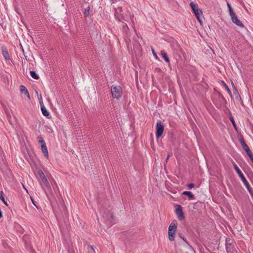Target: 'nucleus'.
Returning a JSON list of instances; mask_svg holds the SVG:
<instances>
[{
  "label": "nucleus",
  "mask_w": 253,
  "mask_h": 253,
  "mask_svg": "<svg viewBox=\"0 0 253 253\" xmlns=\"http://www.w3.org/2000/svg\"><path fill=\"white\" fill-rule=\"evenodd\" d=\"M233 167L234 168V169H235V170L238 174L239 177L241 178L244 185H245V186L248 190L249 193H250V194L252 195V196L253 198V190L252 188L251 187L249 182L246 179L244 174H243V173L242 172V171H241V170L240 169L239 167L237 166V165L235 163L233 164Z\"/></svg>",
  "instance_id": "f257e3e1"
},
{
  "label": "nucleus",
  "mask_w": 253,
  "mask_h": 253,
  "mask_svg": "<svg viewBox=\"0 0 253 253\" xmlns=\"http://www.w3.org/2000/svg\"><path fill=\"white\" fill-rule=\"evenodd\" d=\"M177 221L174 220L171 222L169 227V239L171 241L174 240L175 233L177 229Z\"/></svg>",
  "instance_id": "f03ea898"
},
{
  "label": "nucleus",
  "mask_w": 253,
  "mask_h": 253,
  "mask_svg": "<svg viewBox=\"0 0 253 253\" xmlns=\"http://www.w3.org/2000/svg\"><path fill=\"white\" fill-rule=\"evenodd\" d=\"M112 96L114 98L120 99L122 95L123 90L120 86L112 85L111 88Z\"/></svg>",
  "instance_id": "7ed1b4c3"
},
{
  "label": "nucleus",
  "mask_w": 253,
  "mask_h": 253,
  "mask_svg": "<svg viewBox=\"0 0 253 253\" xmlns=\"http://www.w3.org/2000/svg\"><path fill=\"white\" fill-rule=\"evenodd\" d=\"M190 5L197 20L200 23H201L202 19L201 18V16L203 13L202 10L199 9L197 5L194 3L193 2H191L190 3Z\"/></svg>",
  "instance_id": "20e7f679"
},
{
  "label": "nucleus",
  "mask_w": 253,
  "mask_h": 253,
  "mask_svg": "<svg viewBox=\"0 0 253 253\" xmlns=\"http://www.w3.org/2000/svg\"><path fill=\"white\" fill-rule=\"evenodd\" d=\"M102 216L106 220L107 222L110 224H113L115 220V216L113 215V213L107 210L104 211L102 213Z\"/></svg>",
  "instance_id": "39448f33"
},
{
  "label": "nucleus",
  "mask_w": 253,
  "mask_h": 253,
  "mask_svg": "<svg viewBox=\"0 0 253 253\" xmlns=\"http://www.w3.org/2000/svg\"><path fill=\"white\" fill-rule=\"evenodd\" d=\"M164 129V126L163 125L161 121H157L156 126V136L157 138L160 137L163 133Z\"/></svg>",
  "instance_id": "423d86ee"
},
{
  "label": "nucleus",
  "mask_w": 253,
  "mask_h": 253,
  "mask_svg": "<svg viewBox=\"0 0 253 253\" xmlns=\"http://www.w3.org/2000/svg\"><path fill=\"white\" fill-rule=\"evenodd\" d=\"M176 209L175 210V214L179 220H182L185 218L184 213L183 212L182 208L181 205H176Z\"/></svg>",
  "instance_id": "0eeeda50"
},
{
  "label": "nucleus",
  "mask_w": 253,
  "mask_h": 253,
  "mask_svg": "<svg viewBox=\"0 0 253 253\" xmlns=\"http://www.w3.org/2000/svg\"><path fill=\"white\" fill-rule=\"evenodd\" d=\"M38 173H39L41 179L42 180L43 183H44V185L45 186V187L48 189H50L51 187L49 184V183L48 181V180H47L45 175H44V173L43 172V171L41 169H39L38 171Z\"/></svg>",
  "instance_id": "6e6552de"
},
{
  "label": "nucleus",
  "mask_w": 253,
  "mask_h": 253,
  "mask_svg": "<svg viewBox=\"0 0 253 253\" xmlns=\"http://www.w3.org/2000/svg\"><path fill=\"white\" fill-rule=\"evenodd\" d=\"M231 14L232 15H231L230 17L232 22L241 28L244 27V25L242 23V22L238 18L236 14L235 13H233L232 12H231Z\"/></svg>",
  "instance_id": "1a4fd4ad"
},
{
  "label": "nucleus",
  "mask_w": 253,
  "mask_h": 253,
  "mask_svg": "<svg viewBox=\"0 0 253 253\" xmlns=\"http://www.w3.org/2000/svg\"><path fill=\"white\" fill-rule=\"evenodd\" d=\"M2 49V54L6 60H8L10 59V56L9 53L8 52L6 48L4 46H2L1 47Z\"/></svg>",
  "instance_id": "9d476101"
},
{
  "label": "nucleus",
  "mask_w": 253,
  "mask_h": 253,
  "mask_svg": "<svg viewBox=\"0 0 253 253\" xmlns=\"http://www.w3.org/2000/svg\"><path fill=\"white\" fill-rule=\"evenodd\" d=\"M233 242L232 239L226 238L225 243L226 249L227 250L231 249L233 247Z\"/></svg>",
  "instance_id": "9b49d317"
},
{
  "label": "nucleus",
  "mask_w": 253,
  "mask_h": 253,
  "mask_svg": "<svg viewBox=\"0 0 253 253\" xmlns=\"http://www.w3.org/2000/svg\"><path fill=\"white\" fill-rule=\"evenodd\" d=\"M240 143H241V145L242 146L243 149L245 150V151H247L249 150H250V148L249 146L247 145V144L246 143L245 140L243 138H241L239 139Z\"/></svg>",
  "instance_id": "f8f14e48"
},
{
  "label": "nucleus",
  "mask_w": 253,
  "mask_h": 253,
  "mask_svg": "<svg viewBox=\"0 0 253 253\" xmlns=\"http://www.w3.org/2000/svg\"><path fill=\"white\" fill-rule=\"evenodd\" d=\"M41 150L44 154V156L46 157L47 158H48V153L47 148L46 147V144L42 145H41Z\"/></svg>",
  "instance_id": "ddd939ff"
},
{
  "label": "nucleus",
  "mask_w": 253,
  "mask_h": 253,
  "mask_svg": "<svg viewBox=\"0 0 253 253\" xmlns=\"http://www.w3.org/2000/svg\"><path fill=\"white\" fill-rule=\"evenodd\" d=\"M20 88L21 92L25 94H26L27 95V97L28 98H30V97L29 93L28 92L27 89L26 88V87L21 85H20Z\"/></svg>",
  "instance_id": "4468645a"
},
{
  "label": "nucleus",
  "mask_w": 253,
  "mask_h": 253,
  "mask_svg": "<svg viewBox=\"0 0 253 253\" xmlns=\"http://www.w3.org/2000/svg\"><path fill=\"white\" fill-rule=\"evenodd\" d=\"M41 111L43 116L49 118L48 116L50 115V114L44 105H41Z\"/></svg>",
  "instance_id": "2eb2a0df"
},
{
  "label": "nucleus",
  "mask_w": 253,
  "mask_h": 253,
  "mask_svg": "<svg viewBox=\"0 0 253 253\" xmlns=\"http://www.w3.org/2000/svg\"><path fill=\"white\" fill-rule=\"evenodd\" d=\"M182 195L187 196L189 199H193L194 198V195L190 191H184L182 193Z\"/></svg>",
  "instance_id": "dca6fc26"
},
{
  "label": "nucleus",
  "mask_w": 253,
  "mask_h": 253,
  "mask_svg": "<svg viewBox=\"0 0 253 253\" xmlns=\"http://www.w3.org/2000/svg\"><path fill=\"white\" fill-rule=\"evenodd\" d=\"M161 54L163 58L164 59L166 62L168 63H169L170 60L167 53L165 51H162Z\"/></svg>",
  "instance_id": "f3484780"
},
{
  "label": "nucleus",
  "mask_w": 253,
  "mask_h": 253,
  "mask_svg": "<svg viewBox=\"0 0 253 253\" xmlns=\"http://www.w3.org/2000/svg\"><path fill=\"white\" fill-rule=\"evenodd\" d=\"M115 11V16H117V14H120L122 15V7H118V8H114Z\"/></svg>",
  "instance_id": "a211bd4d"
},
{
  "label": "nucleus",
  "mask_w": 253,
  "mask_h": 253,
  "mask_svg": "<svg viewBox=\"0 0 253 253\" xmlns=\"http://www.w3.org/2000/svg\"><path fill=\"white\" fill-rule=\"evenodd\" d=\"M4 193L2 191H1L0 192V199L2 201V202L5 205L8 206V204L7 202L5 200L4 197Z\"/></svg>",
  "instance_id": "6ab92c4d"
},
{
  "label": "nucleus",
  "mask_w": 253,
  "mask_h": 253,
  "mask_svg": "<svg viewBox=\"0 0 253 253\" xmlns=\"http://www.w3.org/2000/svg\"><path fill=\"white\" fill-rule=\"evenodd\" d=\"M87 253H95V250L94 249L93 246L87 245Z\"/></svg>",
  "instance_id": "aec40b11"
},
{
  "label": "nucleus",
  "mask_w": 253,
  "mask_h": 253,
  "mask_svg": "<svg viewBox=\"0 0 253 253\" xmlns=\"http://www.w3.org/2000/svg\"><path fill=\"white\" fill-rule=\"evenodd\" d=\"M30 75L33 78L36 80H38L39 79V76L36 74V72L34 71H30Z\"/></svg>",
  "instance_id": "412c9836"
},
{
  "label": "nucleus",
  "mask_w": 253,
  "mask_h": 253,
  "mask_svg": "<svg viewBox=\"0 0 253 253\" xmlns=\"http://www.w3.org/2000/svg\"><path fill=\"white\" fill-rule=\"evenodd\" d=\"M90 7L88 6L84 9V15L85 17H88L89 15Z\"/></svg>",
  "instance_id": "4be33fe9"
},
{
  "label": "nucleus",
  "mask_w": 253,
  "mask_h": 253,
  "mask_svg": "<svg viewBox=\"0 0 253 253\" xmlns=\"http://www.w3.org/2000/svg\"><path fill=\"white\" fill-rule=\"evenodd\" d=\"M229 119H230V121L231 122L232 124H233V125L234 126V128L235 129H237L236 123L234 121L233 117L232 116L230 115V116L229 117Z\"/></svg>",
  "instance_id": "5701e85b"
},
{
  "label": "nucleus",
  "mask_w": 253,
  "mask_h": 253,
  "mask_svg": "<svg viewBox=\"0 0 253 253\" xmlns=\"http://www.w3.org/2000/svg\"><path fill=\"white\" fill-rule=\"evenodd\" d=\"M246 153L248 156L250 157V159L252 160L253 159V154L252 153L250 149L246 151Z\"/></svg>",
  "instance_id": "b1692460"
},
{
  "label": "nucleus",
  "mask_w": 253,
  "mask_h": 253,
  "mask_svg": "<svg viewBox=\"0 0 253 253\" xmlns=\"http://www.w3.org/2000/svg\"><path fill=\"white\" fill-rule=\"evenodd\" d=\"M227 6H228V7L229 8V11L230 16L232 15L231 12H232L233 13H235L233 11V10L232 9V8L231 7V5H230V4L227 3Z\"/></svg>",
  "instance_id": "393cba45"
},
{
  "label": "nucleus",
  "mask_w": 253,
  "mask_h": 253,
  "mask_svg": "<svg viewBox=\"0 0 253 253\" xmlns=\"http://www.w3.org/2000/svg\"><path fill=\"white\" fill-rule=\"evenodd\" d=\"M224 85L226 87V89L227 90V91H228V92L229 93V94H230L231 97L232 98H233V96H232V93H231V90H230L229 88L228 87V86L226 85V84L224 83Z\"/></svg>",
  "instance_id": "a878e982"
},
{
  "label": "nucleus",
  "mask_w": 253,
  "mask_h": 253,
  "mask_svg": "<svg viewBox=\"0 0 253 253\" xmlns=\"http://www.w3.org/2000/svg\"><path fill=\"white\" fill-rule=\"evenodd\" d=\"M37 138H38V139H41V140H39V142L40 143H41V145H43V144H45V142H44V140L43 139V138H42V137H41V136H38V137H37Z\"/></svg>",
  "instance_id": "bb28decb"
},
{
  "label": "nucleus",
  "mask_w": 253,
  "mask_h": 253,
  "mask_svg": "<svg viewBox=\"0 0 253 253\" xmlns=\"http://www.w3.org/2000/svg\"><path fill=\"white\" fill-rule=\"evenodd\" d=\"M6 116H7V117L9 122L10 124H11V115L7 112H6Z\"/></svg>",
  "instance_id": "cd10ccee"
},
{
  "label": "nucleus",
  "mask_w": 253,
  "mask_h": 253,
  "mask_svg": "<svg viewBox=\"0 0 253 253\" xmlns=\"http://www.w3.org/2000/svg\"><path fill=\"white\" fill-rule=\"evenodd\" d=\"M187 186L189 189H191L194 187V183H190V184H188Z\"/></svg>",
  "instance_id": "c85d7f7f"
},
{
  "label": "nucleus",
  "mask_w": 253,
  "mask_h": 253,
  "mask_svg": "<svg viewBox=\"0 0 253 253\" xmlns=\"http://www.w3.org/2000/svg\"><path fill=\"white\" fill-rule=\"evenodd\" d=\"M233 93H234V95H236L237 96H239V97H240V95L239 94V92H238V90L236 88L234 89V91Z\"/></svg>",
  "instance_id": "c756f323"
},
{
  "label": "nucleus",
  "mask_w": 253,
  "mask_h": 253,
  "mask_svg": "<svg viewBox=\"0 0 253 253\" xmlns=\"http://www.w3.org/2000/svg\"><path fill=\"white\" fill-rule=\"evenodd\" d=\"M218 94H219V97H220L222 100H225V98H224V97H223V96L221 94V93L218 92Z\"/></svg>",
  "instance_id": "7c9ffc66"
},
{
  "label": "nucleus",
  "mask_w": 253,
  "mask_h": 253,
  "mask_svg": "<svg viewBox=\"0 0 253 253\" xmlns=\"http://www.w3.org/2000/svg\"><path fill=\"white\" fill-rule=\"evenodd\" d=\"M179 235L180 237V238L183 240V241H184L185 242H187L186 239L184 237V236H182L181 234H179Z\"/></svg>",
  "instance_id": "2f4dec72"
},
{
  "label": "nucleus",
  "mask_w": 253,
  "mask_h": 253,
  "mask_svg": "<svg viewBox=\"0 0 253 253\" xmlns=\"http://www.w3.org/2000/svg\"><path fill=\"white\" fill-rule=\"evenodd\" d=\"M172 155V153H169L168 155L167 158L166 160V163L167 162L168 160H169V158Z\"/></svg>",
  "instance_id": "473e14b6"
},
{
  "label": "nucleus",
  "mask_w": 253,
  "mask_h": 253,
  "mask_svg": "<svg viewBox=\"0 0 253 253\" xmlns=\"http://www.w3.org/2000/svg\"><path fill=\"white\" fill-rule=\"evenodd\" d=\"M31 201H32L33 204L38 208L37 206H36V205L35 203V201H34V199H33V198L32 197H31Z\"/></svg>",
  "instance_id": "72a5a7b5"
},
{
  "label": "nucleus",
  "mask_w": 253,
  "mask_h": 253,
  "mask_svg": "<svg viewBox=\"0 0 253 253\" xmlns=\"http://www.w3.org/2000/svg\"><path fill=\"white\" fill-rule=\"evenodd\" d=\"M152 52H153V55L156 57V58H157V55L155 52V51H154V50L153 49H152Z\"/></svg>",
  "instance_id": "f704fd0d"
},
{
  "label": "nucleus",
  "mask_w": 253,
  "mask_h": 253,
  "mask_svg": "<svg viewBox=\"0 0 253 253\" xmlns=\"http://www.w3.org/2000/svg\"><path fill=\"white\" fill-rule=\"evenodd\" d=\"M110 0V2H111V3H115L117 0Z\"/></svg>",
  "instance_id": "c9c22d12"
},
{
  "label": "nucleus",
  "mask_w": 253,
  "mask_h": 253,
  "mask_svg": "<svg viewBox=\"0 0 253 253\" xmlns=\"http://www.w3.org/2000/svg\"><path fill=\"white\" fill-rule=\"evenodd\" d=\"M131 22H132V23L133 22V19H132V18H131Z\"/></svg>",
  "instance_id": "e433bc0d"
},
{
  "label": "nucleus",
  "mask_w": 253,
  "mask_h": 253,
  "mask_svg": "<svg viewBox=\"0 0 253 253\" xmlns=\"http://www.w3.org/2000/svg\"><path fill=\"white\" fill-rule=\"evenodd\" d=\"M23 187L25 188V189L27 191V189L25 188V187H24V185H23Z\"/></svg>",
  "instance_id": "4c0bfd02"
},
{
  "label": "nucleus",
  "mask_w": 253,
  "mask_h": 253,
  "mask_svg": "<svg viewBox=\"0 0 253 253\" xmlns=\"http://www.w3.org/2000/svg\"><path fill=\"white\" fill-rule=\"evenodd\" d=\"M252 161V162L253 163V159L252 160H251Z\"/></svg>",
  "instance_id": "58836bf2"
}]
</instances>
